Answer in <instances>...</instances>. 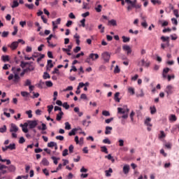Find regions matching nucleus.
<instances>
[{
	"mask_svg": "<svg viewBox=\"0 0 179 179\" xmlns=\"http://www.w3.org/2000/svg\"><path fill=\"white\" fill-rule=\"evenodd\" d=\"M122 48H123L124 51H127L128 55H129V54H131V52H132V49L128 45H123Z\"/></svg>",
	"mask_w": 179,
	"mask_h": 179,
	"instance_id": "9b49d317",
	"label": "nucleus"
},
{
	"mask_svg": "<svg viewBox=\"0 0 179 179\" xmlns=\"http://www.w3.org/2000/svg\"><path fill=\"white\" fill-rule=\"evenodd\" d=\"M143 96H145V94L143 93V90H141L136 93V97H143Z\"/></svg>",
	"mask_w": 179,
	"mask_h": 179,
	"instance_id": "7c9ffc66",
	"label": "nucleus"
},
{
	"mask_svg": "<svg viewBox=\"0 0 179 179\" xmlns=\"http://www.w3.org/2000/svg\"><path fill=\"white\" fill-rule=\"evenodd\" d=\"M143 65H145V59H142L138 62V66H143Z\"/></svg>",
	"mask_w": 179,
	"mask_h": 179,
	"instance_id": "6e6d98bb",
	"label": "nucleus"
},
{
	"mask_svg": "<svg viewBox=\"0 0 179 179\" xmlns=\"http://www.w3.org/2000/svg\"><path fill=\"white\" fill-rule=\"evenodd\" d=\"M62 156H64V157L68 156V149H65V150H63Z\"/></svg>",
	"mask_w": 179,
	"mask_h": 179,
	"instance_id": "338daca9",
	"label": "nucleus"
},
{
	"mask_svg": "<svg viewBox=\"0 0 179 179\" xmlns=\"http://www.w3.org/2000/svg\"><path fill=\"white\" fill-rule=\"evenodd\" d=\"M73 145H70V146L69 147V153H73Z\"/></svg>",
	"mask_w": 179,
	"mask_h": 179,
	"instance_id": "052dcab7",
	"label": "nucleus"
},
{
	"mask_svg": "<svg viewBox=\"0 0 179 179\" xmlns=\"http://www.w3.org/2000/svg\"><path fill=\"white\" fill-rule=\"evenodd\" d=\"M150 113H151L152 115L156 114L157 110H156V107H155V106L150 107Z\"/></svg>",
	"mask_w": 179,
	"mask_h": 179,
	"instance_id": "58836bf2",
	"label": "nucleus"
},
{
	"mask_svg": "<svg viewBox=\"0 0 179 179\" xmlns=\"http://www.w3.org/2000/svg\"><path fill=\"white\" fill-rule=\"evenodd\" d=\"M103 6L101 5H98L97 7L95 8V10L98 13H100V12H101V9H102Z\"/></svg>",
	"mask_w": 179,
	"mask_h": 179,
	"instance_id": "ea45409f",
	"label": "nucleus"
},
{
	"mask_svg": "<svg viewBox=\"0 0 179 179\" xmlns=\"http://www.w3.org/2000/svg\"><path fill=\"white\" fill-rule=\"evenodd\" d=\"M78 129L75 128L73 129L69 133V136H73L74 135H76V132H78Z\"/></svg>",
	"mask_w": 179,
	"mask_h": 179,
	"instance_id": "b1692460",
	"label": "nucleus"
},
{
	"mask_svg": "<svg viewBox=\"0 0 179 179\" xmlns=\"http://www.w3.org/2000/svg\"><path fill=\"white\" fill-rule=\"evenodd\" d=\"M1 61H3V62H9V61H10V59L9 58V55H2Z\"/></svg>",
	"mask_w": 179,
	"mask_h": 179,
	"instance_id": "f3484780",
	"label": "nucleus"
},
{
	"mask_svg": "<svg viewBox=\"0 0 179 179\" xmlns=\"http://www.w3.org/2000/svg\"><path fill=\"white\" fill-rule=\"evenodd\" d=\"M51 76H50V74L47 72H45L43 73V79H50Z\"/></svg>",
	"mask_w": 179,
	"mask_h": 179,
	"instance_id": "c9c22d12",
	"label": "nucleus"
},
{
	"mask_svg": "<svg viewBox=\"0 0 179 179\" xmlns=\"http://www.w3.org/2000/svg\"><path fill=\"white\" fill-rule=\"evenodd\" d=\"M176 129H178V131H179V125H176V126L173 127L171 130V133L174 134V132H176Z\"/></svg>",
	"mask_w": 179,
	"mask_h": 179,
	"instance_id": "13d9d810",
	"label": "nucleus"
},
{
	"mask_svg": "<svg viewBox=\"0 0 179 179\" xmlns=\"http://www.w3.org/2000/svg\"><path fill=\"white\" fill-rule=\"evenodd\" d=\"M43 166H50V162L46 158H43L41 161Z\"/></svg>",
	"mask_w": 179,
	"mask_h": 179,
	"instance_id": "bb28decb",
	"label": "nucleus"
},
{
	"mask_svg": "<svg viewBox=\"0 0 179 179\" xmlns=\"http://www.w3.org/2000/svg\"><path fill=\"white\" fill-rule=\"evenodd\" d=\"M17 6H19V2H17V1H16V0L13 1L11 8H17Z\"/></svg>",
	"mask_w": 179,
	"mask_h": 179,
	"instance_id": "f704fd0d",
	"label": "nucleus"
},
{
	"mask_svg": "<svg viewBox=\"0 0 179 179\" xmlns=\"http://www.w3.org/2000/svg\"><path fill=\"white\" fill-rule=\"evenodd\" d=\"M6 125H3V127H0V132L1 134H5L6 132Z\"/></svg>",
	"mask_w": 179,
	"mask_h": 179,
	"instance_id": "79ce46f5",
	"label": "nucleus"
},
{
	"mask_svg": "<svg viewBox=\"0 0 179 179\" xmlns=\"http://www.w3.org/2000/svg\"><path fill=\"white\" fill-rule=\"evenodd\" d=\"M25 6H26V8H28V9H33L34 8V4H33V3H31V4L26 3Z\"/></svg>",
	"mask_w": 179,
	"mask_h": 179,
	"instance_id": "a18cd8bd",
	"label": "nucleus"
},
{
	"mask_svg": "<svg viewBox=\"0 0 179 179\" xmlns=\"http://www.w3.org/2000/svg\"><path fill=\"white\" fill-rule=\"evenodd\" d=\"M45 85L48 87H52V82L51 81H46Z\"/></svg>",
	"mask_w": 179,
	"mask_h": 179,
	"instance_id": "5fc2aeb1",
	"label": "nucleus"
},
{
	"mask_svg": "<svg viewBox=\"0 0 179 179\" xmlns=\"http://www.w3.org/2000/svg\"><path fill=\"white\" fill-rule=\"evenodd\" d=\"M123 173L124 174H128L129 173V165H124L123 166Z\"/></svg>",
	"mask_w": 179,
	"mask_h": 179,
	"instance_id": "aec40b11",
	"label": "nucleus"
},
{
	"mask_svg": "<svg viewBox=\"0 0 179 179\" xmlns=\"http://www.w3.org/2000/svg\"><path fill=\"white\" fill-rule=\"evenodd\" d=\"M89 57L92 61H96V59H99V55L97 53H91L90 54Z\"/></svg>",
	"mask_w": 179,
	"mask_h": 179,
	"instance_id": "ddd939ff",
	"label": "nucleus"
},
{
	"mask_svg": "<svg viewBox=\"0 0 179 179\" xmlns=\"http://www.w3.org/2000/svg\"><path fill=\"white\" fill-rule=\"evenodd\" d=\"M26 114H27L29 118H31L33 117V115L31 114V110H27L26 111Z\"/></svg>",
	"mask_w": 179,
	"mask_h": 179,
	"instance_id": "e2e57ef3",
	"label": "nucleus"
},
{
	"mask_svg": "<svg viewBox=\"0 0 179 179\" xmlns=\"http://www.w3.org/2000/svg\"><path fill=\"white\" fill-rule=\"evenodd\" d=\"M42 127L41 126H38L37 128L38 129H39V131H45V129H47V125L44 123H42Z\"/></svg>",
	"mask_w": 179,
	"mask_h": 179,
	"instance_id": "a878e982",
	"label": "nucleus"
},
{
	"mask_svg": "<svg viewBox=\"0 0 179 179\" xmlns=\"http://www.w3.org/2000/svg\"><path fill=\"white\" fill-rule=\"evenodd\" d=\"M53 108H54V106H52V105L48 106V113H51V111H52Z\"/></svg>",
	"mask_w": 179,
	"mask_h": 179,
	"instance_id": "680f3d73",
	"label": "nucleus"
},
{
	"mask_svg": "<svg viewBox=\"0 0 179 179\" xmlns=\"http://www.w3.org/2000/svg\"><path fill=\"white\" fill-rule=\"evenodd\" d=\"M17 131H19V127H17V126H16V124L11 123L10 124V132H11V137L14 139H16V138H17V134H16V132H17Z\"/></svg>",
	"mask_w": 179,
	"mask_h": 179,
	"instance_id": "7ed1b4c3",
	"label": "nucleus"
},
{
	"mask_svg": "<svg viewBox=\"0 0 179 179\" xmlns=\"http://www.w3.org/2000/svg\"><path fill=\"white\" fill-rule=\"evenodd\" d=\"M102 115H104L105 117H110V112L103 110L102 111Z\"/></svg>",
	"mask_w": 179,
	"mask_h": 179,
	"instance_id": "49530a36",
	"label": "nucleus"
},
{
	"mask_svg": "<svg viewBox=\"0 0 179 179\" xmlns=\"http://www.w3.org/2000/svg\"><path fill=\"white\" fill-rule=\"evenodd\" d=\"M18 45H19V42L17 41L13 42L10 45V48H12L13 50H16Z\"/></svg>",
	"mask_w": 179,
	"mask_h": 179,
	"instance_id": "6ab92c4d",
	"label": "nucleus"
},
{
	"mask_svg": "<svg viewBox=\"0 0 179 179\" xmlns=\"http://www.w3.org/2000/svg\"><path fill=\"white\" fill-rule=\"evenodd\" d=\"M50 68H54V64H52V60L51 59L48 60L47 70L50 71Z\"/></svg>",
	"mask_w": 179,
	"mask_h": 179,
	"instance_id": "a211bd4d",
	"label": "nucleus"
},
{
	"mask_svg": "<svg viewBox=\"0 0 179 179\" xmlns=\"http://www.w3.org/2000/svg\"><path fill=\"white\" fill-rule=\"evenodd\" d=\"M164 92L168 96L173 94V93H174L175 92L174 86H173L172 85H167L165 88Z\"/></svg>",
	"mask_w": 179,
	"mask_h": 179,
	"instance_id": "39448f33",
	"label": "nucleus"
},
{
	"mask_svg": "<svg viewBox=\"0 0 179 179\" xmlns=\"http://www.w3.org/2000/svg\"><path fill=\"white\" fill-rule=\"evenodd\" d=\"M52 37H54V35L50 34L47 38V43L49 45V47H52V48H54V47H57V45H54L52 43H51V42H50V41L52 38Z\"/></svg>",
	"mask_w": 179,
	"mask_h": 179,
	"instance_id": "9d476101",
	"label": "nucleus"
},
{
	"mask_svg": "<svg viewBox=\"0 0 179 179\" xmlns=\"http://www.w3.org/2000/svg\"><path fill=\"white\" fill-rule=\"evenodd\" d=\"M105 158L107 159L108 160H111L112 163H114L115 162V159H114V157L111 156V154L105 156Z\"/></svg>",
	"mask_w": 179,
	"mask_h": 179,
	"instance_id": "cd10ccee",
	"label": "nucleus"
},
{
	"mask_svg": "<svg viewBox=\"0 0 179 179\" xmlns=\"http://www.w3.org/2000/svg\"><path fill=\"white\" fill-rule=\"evenodd\" d=\"M128 93H129V94L134 95L135 94V90L131 87H129Z\"/></svg>",
	"mask_w": 179,
	"mask_h": 179,
	"instance_id": "72a5a7b5",
	"label": "nucleus"
},
{
	"mask_svg": "<svg viewBox=\"0 0 179 179\" xmlns=\"http://www.w3.org/2000/svg\"><path fill=\"white\" fill-rule=\"evenodd\" d=\"M24 71H26V73H27V72H31L33 71H34V67L33 66V65H29V66L25 69H24Z\"/></svg>",
	"mask_w": 179,
	"mask_h": 179,
	"instance_id": "c756f323",
	"label": "nucleus"
},
{
	"mask_svg": "<svg viewBox=\"0 0 179 179\" xmlns=\"http://www.w3.org/2000/svg\"><path fill=\"white\" fill-rule=\"evenodd\" d=\"M111 131H113V127H106L105 130L106 135H110L111 134Z\"/></svg>",
	"mask_w": 179,
	"mask_h": 179,
	"instance_id": "5701e85b",
	"label": "nucleus"
},
{
	"mask_svg": "<svg viewBox=\"0 0 179 179\" xmlns=\"http://www.w3.org/2000/svg\"><path fill=\"white\" fill-rule=\"evenodd\" d=\"M123 43H129L131 41V38L127 37L125 36H122Z\"/></svg>",
	"mask_w": 179,
	"mask_h": 179,
	"instance_id": "c85d7f7f",
	"label": "nucleus"
},
{
	"mask_svg": "<svg viewBox=\"0 0 179 179\" xmlns=\"http://www.w3.org/2000/svg\"><path fill=\"white\" fill-rule=\"evenodd\" d=\"M33 93V96H31V99H37V98H38L39 96H40V94L38 93V92H32Z\"/></svg>",
	"mask_w": 179,
	"mask_h": 179,
	"instance_id": "37998d69",
	"label": "nucleus"
},
{
	"mask_svg": "<svg viewBox=\"0 0 179 179\" xmlns=\"http://www.w3.org/2000/svg\"><path fill=\"white\" fill-rule=\"evenodd\" d=\"M169 120L173 122L177 121V117L176 116V115H171L169 117Z\"/></svg>",
	"mask_w": 179,
	"mask_h": 179,
	"instance_id": "a19ab883",
	"label": "nucleus"
},
{
	"mask_svg": "<svg viewBox=\"0 0 179 179\" xmlns=\"http://www.w3.org/2000/svg\"><path fill=\"white\" fill-rule=\"evenodd\" d=\"M56 139L57 141H64V136H56Z\"/></svg>",
	"mask_w": 179,
	"mask_h": 179,
	"instance_id": "774afa93",
	"label": "nucleus"
},
{
	"mask_svg": "<svg viewBox=\"0 0 179 179\" xmlns=\"http://www.w3.org/2000/svg\"><path fill=\"white\" fill-rule=\"evenodd\" d=\"M120 72H121V69L118 66H116L114 69V73H120Z\"/></svg>",
	"mask_w": 179,
	"mask_h": 179,
	"instance_id": "c03bdc74",
	"label": "nucleus"
},
{
	"mask_svg": "<svg viewBox=\"0 0 179 179\" xmlns=\"http://www.w3.org/2000/svg\"><path fill=\"white\" fill-rule=\"evenodd\" d=\"M122 5L124 6L125 3L127 5V10H132L134 8H135V1H132L131 0H122Z\"/></svg>",
	"mask_w": 179,
	"mask_h": 179,
	"instance_id": "20e7f679",
	"label": "nucleus"
},
{
	"mask_svg": "<svg viewBox=\"0 0 179 179\" xmlns=\"http://www.w3.org/2000/svg\"><path fill=\"white\" fill-rule=\"evenodd\" d=\"M108 24L110 26H117V21L115 20H110L108 21Z\"/></svg>",
	"mask_w": 179,
	"mask_h": 179,
	"instance_id": "2f4dec72",
	"label": "nucleus"
},
{
	"mask_svg": "<svg viewBox=\"0 0 179 179\" xmlns=\"http://www.w3.org/2000/svg\"><path fill=\"white\" fill-rule=\"evenodd\" d=\"M7 148L10 150H15L16 149V144L11 143L9 145H7Z\"/></svg>",
	"mask_w": 179,
	"mask_h": 179,
	"instance_id": "393cba45",
	"label": "nucleus"
},
{
	"mask_svg": "<svg viewBox=\"0 0 179 179\" xmlns=\"http://www.w3.org/2000/svg\"><path fill=\"white\" fill-rule=\"evenodd\" d=\"M152 3H153V5H156L157 3L158 5H162V1L160 0H151Z\"/></svg>",
	"mask_w": 179,
	"mask_h": 179,
	"instance_id": "e433bc0d",
	"label": "nucleus"
},
{
	"mask_svg": "<svg viewBox=\"0 0 179 179\" xmlns=\"http://www.w3.org/2000/svg\"><path fill=\"white\" fill-rule=\"evenodd\" d=\"M120 97V92H116L115 94V96H114V100L115 101H116L117 103H120V99L119 98Z\"/></svg>",
	"mask_w": 179,
	"mask_h": 179,
	"instance_id": "4be33fe9",
	"label": "nucleus"
},
{
	"mask_svg": "<svg viewBox=\"0 0 179 179\" xmlns=\"http://www.w3.org/2000/svg\"><path fill=\"white\" fill-rule=\"evenodd\" d=\"M161 40L163 43H166L167 47L170 45V37L162 36H161Z\"/></svg>",
	"mask_w": 179,
	"mask_h": 179,
	"instance_id": "1a4fd4ad",
	"label": "nucleus"
},
{
	"mask_svg": "<svg viewBox=\"0 0 179 179\" xmlns=\"http://www.w3.org/2000/svg\"><path fill=\"white\" fill-rule=\"evenodd\" d=\"M101 152L106 153V155L108 154V150H107V147L106 146L101 147Z\"/></svg>",
	"mask_w": 179,
	"mask_h": 179,
	"instance_id": "473e14b6",
	"label": "nucleus"
},
{
	"mask_svg": "<svg viewBox=\"0 0 179 179\" xmlns=\"http://www.w3.org/2000/svg\"><path fill=\"white\" fill-rule=\"evenodd\" d=\"M29 124L27 123H24V124H20V127H22V131L24 132V134H27L29 132V129H27V127Z\"/></svg>",
	"mask_w": 179,
	"mask_h": 179,
	"instance_id": "2eb2a0df",
	"label": "nucleus"
},
{
	"mask_svg": "<svg viewBox=\"0 0 179 179\" xmlns=\"http://www.w3.org/2000/svg\"><path fill=\"white\" fill-rule=\"evenodd\" d=\"M29 94L27 92H21V96H22V97H27Z\"/></svg>",
	"mask_w": 179,
	"mask_h": 179,
	"instance_id": "bf43d9fd",
	"label": "nucleus"
},
{
	"mask_svg": "<svg viewBox=\"0 0 179 179\" xmlns=\"http://www.w3.org/2000/svg\"><path fill=\"white\" fill-rule=\"evenodd\" d=\"M128 113H129V108L127 106H124V108H117V114H124L122 116V118L124 120L128 118Z\"/></svg>",
	"mask_w": 179,
	"mask_h": 179,
	"instance_id": "f03ea898",
	"label": "nucleus"
},
{
	"mask_svg": "<svg viewBox=\"0 0 179 179\" xmlns=\"http://www.w3.org/2000/svg\"><path fill=\"white\" fill-rule=\"evenodd\" d=\"M98 29L100 30L101 29V33H104V27H103V24H99L98 26Z\"/></svg>",
	"mask_w": 179,
	"mask_h": 179,
	"instance_id": "4d7b16f0",
	"label": "nucleus"
},
{
	"mask_svg": "<svg viewBox=\"0 0 179 179\" xmlns=\"http://www.w3.org/2000/svg\"><path fill=\"white\" fill-rule=\"evenodd\" d=\"M101 57L105 62H110V58H111V55L108 52H104L102 53Z\"/></svg>",
	"mask_w": 179,
	"mask_h": 179,
	"instance_id": "0eeeda50",
	"label": "nucleus"
},
{
	"mask_svg": "<svg viewBox=\"0 0 179 179\" xmlns=\"http://www.w3.org/2000/svg\"><path fill=\"white\" fill-rule=\"evenodd\" d=\"M28 125L30 129H33L38 125V120H29L28 121Z\"/></svg>",
	"mask_w": 179,
	"mask_h": 179,
	"instance_id": "423d86ee",
	"label": "nucleus"
},
{
	"mask_svg": "<svg viewBox=\"0 0 179 179\" xmlns=\"http://www.w3.org/2000/svg\"><path fill=\"white\" fill-rule=\"evenodd\" d=\"M103 143H106L108 145H111V141L108 138H105L103 140Z\"/></svg>",
	"mask_w": 179,
	"mask_h": 179,
	"instance_id": "8fccbe9b",
	"label": "nucleus"
},
{
	"mask_svg": "<svg viewBox=\"0 0 179 179\" xmlns=\"http://www.w3.org/2000/svg\"><path fill=\"white\" fill-rule=\"evenodd\" d=\"M64 115V112L60 111L56 117V120L57 121H61V120H62V116Z\"/></svg>",
	"mask_w": 179,
	"mask_h": 179,
	"instance_id": "412c9836",
	"label": "nucleus"
},
{
	"mask_svg": "<svg viewBox=\"0 0 179 179\" xmlns=\"http://www.w3.org/2000/svg\"><path fill=\"white\" fill-rule=\"evenodd\" d=\"M31 80H30L29 79H27L25 81L24 86H31Z\"/></svg>",
	"mask_w": 179,
	"mask_h": 179,
	"instance_id": "3c124183",
	"label": "nucleus"
},
{
	"mask_svg": "<svg viewBox=\"0 0 179 179\" xmlns=\"http://www.w3.org/2000/svg\"><path fill=\"white\" fill-rule=\"evenodd\" d=\"M48 148H55V150L58 149V145H57V143L52 141L48 143Z\"/></svg>",
	"mask_w": 179,
	"mask_h": 179,
	"instance_id": "4468645a",
	"label": "nucleus"
},
{
	"mask_svg": "<svg viewBox=\"0 0 179 179\" xmlns=\"http://www.w3.org/2000/svg\"><path fill=\"white\" fill-rule=\"evenodd\" d=\"M6 169H8V170H9L11 172H13V171H15V170H16V167H15V166H13V165H10V166H8V168H6Z\"/></svg>",
	"mask_w": 179,
	"mask_h": 179,
	"instance_id": "4c0bfd02",
	"label": "nucleus"
},
{
	"mask_svg": "<svg viewBox=\"0 0 179 179\" xmlns=\"http://www.w3.org/2000/svg\"><path fill=\"white\" fill-rule=\"evenodd\" d=\"M65 125V129L69 130L71 129V124H69V122H66L64 124Z\"/></svg>",
	"mask_w": 179,
	"mask_h": 179,
	"instance_id": "09e8293b",
	"label": "nucleus"
},
{
	"mask_svg": "<svg viewBox=\"0 0 179 179\" xmlns=\"http://www.w3.org/2000/svg\"><path fill=\"white\" fill-rule=\"evenodd\" d=\"M79 51H80V46H77L76 48L73 49V52L76 53L79 52Z\"/></svg>",
	"mask_w": 179,
	"mask_h": 179,
	"instance_id": "69168bd1",
	"label": "nucleus"
},
{
	"mask_svg": "<svg viewBox=\"0 0 179 179\" xmlns=\"http://www.w3.org/2000/svg\"><path fill=\"white\" fill-rule=\"evenodd\" d=\"M173 15L174 16H176V17L178 18L179 17L178 10H173Z\"/></svg>",
	"mask_w": 179,
	"mask_h": 179,
	"instance_id": "0e129e2a",
	"label": "nucleus"
},
{
	"mask_svg": "<svg viewBox=\"0 0 179 179\" xmlns=\"http://www.w3.org/2000/svg\"><path fill=\"white\" fill-rule=\"evenodd\" d=\"M166 133H164V131H159V134L158 135V139H164V138H166Z\"/></svg>",
	"mask_w": 179,
	"mask_h": 179,
	"instance_id": "dca6fc26",
	"label": "nucleus"
},
{
	"mask_svg": "<svg viewBox=\"0 0 179 179\" xmlns=\"http://www.w3.org/2000/svg\"><path fill=\"white\" fill-rule=\"evenodd\" d=\"M26 65H29V62H21L20 66L21 68H26Z\"/></svg>",
	"mask_w": 179,
	"mask_h": 179,
	"instance_id": "603ef678",
	"label": "nucleus"
},
{
	"mask_svg": "<svg viewBox=\"0 0 179 179\" xmlns=\"http://www.w3.org/2000/svg\"><path fill=\"white\" fill-rule=\"evenodd\" d=\"M150 121H152V119H151L150 117H148V118L145 120V122H144L145 125H146V126L148 127L147 129H148V131H152V128H150V127H152V124L150 123Z\"/></svg>",
	"mask_w": 179,
	"mask_h": 179,
	"instance_id": "6e6552de",
	"label": "nucleus"
},
{
	"mask_svg": "<svg viewBox=\"0 0 179 179\" xmlns=\"http://www.w3.org/2000/svg\"><path fill=\"white\" fill-rule=\"evenodd\" d=\"M62 106L66 110H69V105L68 104L67 102H64Z\"/></svg>",
	"mask_w": 179,
	"mask_h": 179,
	"instance_id": "864d4df0",
	"label": "nucleus"
},
{
	"mask_svg": "<svg viewBox=\"0 0 179 179\" xmlns=\"http://www.w3.org/2000/svg\"><path fill=\"white\" fill-rule=\"evenodd\" d=\"M11 71L13 73H10L8 77V80H13L14 85H17L20 83V76H19V72L22 71L20 68H15V67H12Z\"/></svg>",
	"mask_w": 179,
	"mask_h": 179,
	"instance_id": "f257e3e1",
	"label": "nucleus"
},
{
	"mask_svg": "<svg viewBox=\"0 0 179 179\" xmlns=\"http://www.w3.org/2000/svg\"><path fill=\"white\" fill-rule=\"evenodd\" d=\"M169 71L170 69H169V67L163 69L162 77L164 78V79H167V73H169Z\"/></svg>",
	"mask_w": 179,
	"mask_h": 179,
	"instance_id": "f8f14e48",
	"label": "nucleus"
},
{
	"mask_svg": "<svg viewBox=\"0 0 179 179\" xmlns=\"http://www.w3.org/2000/svg\"><path fill=\"white\" fill-rule=\"evenodd\" d=\"M166 78L168 79V82H170L171 80V79H174L176 78V76H174V74H173L172 76H166Z\"/></svg>",
	"mask_w": 179,
	"mask_h": 179,
	"instance_id": "de8ad7c7",
	"label": "nucleus"
}]
</instances>
